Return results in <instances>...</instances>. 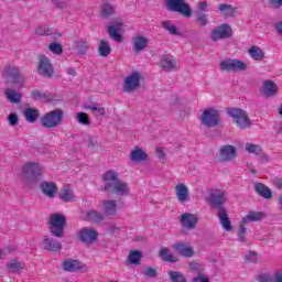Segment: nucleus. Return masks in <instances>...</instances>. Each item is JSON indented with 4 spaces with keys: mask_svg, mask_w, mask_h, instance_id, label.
Returning <instances> with one entry per match:
<instances>
[{
    "mask_svg": "<svg viewBox=\"0 0 282 282\" xmlns=\"http://www.w3.org/2000/svg\"><path fill=\"white\" fill-rule=\"evenodd\" d=\"M141 78L142 76L139 72H134L131 75L127 76L123 82V91H126L127 94L135 91V89L140 87Z\"/></svg>",
    "mask_w": 282,
    "mask_h": 282,
    "instance_id": "13",
    "label": "nucleus"
},
{
    "mask_svg": "<svg viewBox=\"0 0 282 282\" xmlns=\"http://www.w3.org/2000/svg\"><path fill=\"white\" fill-rule=\"evenodd\" d=\"M8 120L11 127H17V124H19V116H17V113L9 115Z\"/></svg>",
    "mask_w": 282,
    "mask_h": 282,
    "instance_id": "56",
    "label": "nucleus"
},
{
    "mask_svg": "<svg viewBox=\"0 0 282 282\" xmlns=\"http://www.w3.org/2000/svg\"><path fill=\"white\" fill-rule=\"evenodd\" d=\"M161 65L166 72H175L177 69V62L171 55H164Z\"/></svg>",
    "mask_w": 282,
    "mask_h": 282,
    "instance_id": "32",
    "label": "nucleus"
},
{
    "mask_svg": "<svg viewBox=\"0 0 282 282\" xmlns=\"http://www.w3.org/2000/svg\"><path fill=\"white\" fill-rule=\"evenodd\" d=\"M270 4L272 6V8H281L282 0H271Z\"/></svg>",
    "mask_w": 282,
    "mask_h": 282,
    "instance_id": "61",
    "label": "nucleus"
},
{
    "mask_svg": "<svg viewBox=\"0 0 282 282\" xmlns=\"http://www.w3.org/2000/svg\"><path fill=\"white\" fill-rule=\"evenodd\" d=\"M62 268L65 272H77V270L83 268V262L74 259L64 260Z\"/></svg>",
    "mask_w": 282,
    "mask_h": 282,
    "instance_id": "22",
    "label": "nucleus"
},
{
    "mask_svg": "<svg viewBox=\"0 0 282 282\" xmlns=\"http://www.w3.org/2000/svg\"><path fill=\"white\" fill-rule=\"evenodd\" d=\"M198 268H199V263H197V262H192L189 264L191 272H195V270H198Z\"/></svg>",
    "mask_w": 282,
    "mask_h": 282,
    "instance_id": "63",
    "label": "nucleus"
},
{
    "mask_svg": "<svg viewBox=\"0 0 282 282\" xmlns=\"http://www.w3.org/2000/svg\"><path fill=\"white\" fill-rule=\"evenodd\" d=\"M258 282H274V273L270 275L268 273H262L257 276Z\"/></svg>",
    "mask_w": 282,
    "mask_h": 282,
    "instance_id": "53",
    "label": "nucleus"
},
{
    "mask_svg": "<svg viewBox=\"0 0 282 282\" xmlns=\"http://www.w3.org/2000/svg\"><path fill=\"white\" fill-rule=\"evenodd\" d=\"M40 188L43 195L50 199H53V197H55L56 193L58 192V186L54 182L44 181L41 183Z\"/></svg>",
    "mask_w": 282,
    "mask_h": 282,
    "instance_id": "18",
    "label": "nucleus"
},
{
    "mask_svg": "<svg viewBox=\"0 0 282 282\" xmlns=\"http://www.w3.org/2000/svg\"><path fill=\"white\" fill-rule=\"evenodd\" d=\"M219 69L220 72H227V74H230V72H246V69H248V65L241 59L227 58L219 63Z\"/></svg>",
    "mask_w": 282,
    "mask_h": 282,
    "instance_id": "5",
    "label": "nucleus"
},
{
    "mask_svg": "<svg viewBox=\"0 0 282 282\" xmlns=\"http://www.w3.org/2000/svg\"><path fill=\"white\" fill-rule=\"evenodd\" d=\"M22 174L28 184H39L43 177V169L39 163L26 162L22 167Z\"/></svg>",
    "mask_w": 282,
    "mask_h": 282,
    "instance_id": "3",
    "label": "nucleus"
},
{
    "mask_svg": "<svg viewBox=\"0 0 282 282\" xmlns=\"http://www.w3.org/2000/svg\"><path fill=\"white\" fill-rule=\"evenodd\" d=\"M273 282H282V270L274 271V281Z\"/></svg>",
    "mask_w": 282,
    "mask_h": 282,
    "instance_id": "59",
    "label": "nucleus"
},
{
    "mask_svg": "<svg viewBox=\"0 0 282 282\" xmlns=\"http://www.w3.org/2000/svg\"><path fill=\"white\" fill-rule=\"evenodd\" d=\"M120 28H122V22H118L116 25L108 26V34L110 39H113L117 43H122V34H120Z\"/></svg>",
    "mask_w": 282,
    "mask_h": 282,
    "instance_id": "25",
    "label": "nucleus"
},
{
    "mask_svg": "<svg viewBox=\"0 0 282 282\" xmlns=\"http://www.w3.org/2000/svg\"><path fill=\"white\" fill-rule=\"evenodd\" d=\"M7 268L13 274H19V272L25 268V264L19 260H12L7 264Z\"/></svg>",
    "mask_w": 282,
    "mask_h": 282,
    "instance_id": "39",
    "label": "nucleus"
},
{
    "mask_svg": "<svg viewBox=\"0 0 282 282\" xmlns=\"http://www.w3.org/2000/svg\"><path fill=\"white\" fill-rule=\"evenodd\" d=\"M67 74L69 75V76H76V69L75 68H72V67H69V68H67Z\"/></svg>",
    "mask_w": 282,
    "mask_h": 282,
    "instance_id": "64",
    "label": "nucleus"
},
{
    "mask_svg": "<svg viewBox=\"0 0 282 282\" xmlns=\"http://www.w3.org/2000/svg\"><path fill=\"white\" fill-rule=\"evenodd\" d=\"M230 36H232V28L230 24H221L210 33V40L214 42L224 41V39H230Z\"/></svg>",
    "mask_w": 282,
    "mask_h": 282,
    "instance_id": "12",
    "label": "nucleus"
},
{
    "mask_svg": "<svg viewBox=\"0 0 282 282\" xmlns=\"http://www.w3.org/2000/svg\"><path fill=\"white\" fill-rule=\"evenodd\" d=\"M77 120L80 124H89V116L85 112H78L77 113Z\"/></svg>",
    "mask_w": 282,
    "mask_h": 282,
    "instance_id": "54",
    "label": "nucleus"
},
{
    "mask_svg": "<svg viewBox=\"0 0 282 282\" xmlns=\"http://www.w3.org/2000/svg\"><path fill=\"white\" fill-rule=\"evenodd\" d=\"M199 217L197 214L185 213L180 216V224L187 230H193L197 227Z\"/></svg>",
    "mask_w": 282,
    "mask_h": 282,
    "instance_id": "14",
    "label": "nucleus"
},
{
    "mask_svg": "<svg viewBox=\"0 0 282 282\" xmlns=\"http://www.w3.org/2000/svg\"><path fill=\"white\" fill-rule=\"evenodd\" d=\"M104 213L110 217H116L118 213V203L116 200H104Z\"/></svg>",
    "mask_w": 282,
    "mask_h": 282,
    "instance_id": "26",
    "label": "nucleus"
},
{
    "mask_svg": "<svg viewBox=\"0 0 282 282\" xmlns=\"http://www.w3.org/2000/svg\"><path fill=\"white\" fill-rule=\"evenodd\" d=\"M116 10L113 9V6L107 3L102 6L101 9V17H111Z\"/></svg>",
    "mask_w": 282,
    "mask_h": 282,
    "instance_id": "48",
    "label": "nucleus"
},
{
    "mask_svg": "<svg viewBox=\"0 0 282 282\" xmlns=\"http://www.w3.org/2000/svg\"><path fill=\"white\" fill-rule=\"evenodd\" d=\"M43 246L45 250L51 252H58V250L63 248V245L58 240L50 239L47 237L44 238Z\"/></svg>",
    "mask_w": 282,
    "mask_h": 282,
    "instance_id": "28",
    "label": "nucleus"
},
{
    "mask_svg": "<svg viewBox=\"0 0 282 282\" xmlns=\"http://www.w3.org/2000/svg\"><path fill=\"white\" fill-rule=\"evenodd\" d=\"M149 47V40L144 35H137L132 37V52L134 54H140V52H144Z\"/></svg>",
    "mask_w": 282,
    "mask_h": 282,
    "instance_id": "16",
    "label": "nucleus"
},
{
    "mask_svg": "<svg viewBox=\"0 0 282 282\" xmlns=\"http://www.w3.org/2000/svg\"><path fill=\"white\" fill-rule=\"evenodd\" d=\"M87 109H89V111H91V113H94L95 116H105V113H107V108L102 107L99 104H93L90 106H87Z\"/></svg>",
    "mask_w": 282,
    "mask_h": 282,
    "instance_id": "43",
    "label": "nucleus"
},
{
    "mask_svg": "<svg viewBox=\"0 0 282 282\" xmlns=\"http://www.w3.org/2000/svg\"><path fill=\"white\" fill-rule=\"evenodd\" d=\"M63 110H52L42 117V127H44L45 129H54L63 122Z\"/></svg>",
    "mask_w": 282,
    "mask_h": 282,
    "instance_id": "6",
    "label": "nucleus"
},
{
    "mask_svg": "<svg viewBox=\"0 0 282 282\" xmlns=\"http://www.w3.org/2000/svg\"><path fill=\"white\" fill-rule=\"evenodd\" d=\"M35 34H37V36H47V34H52V30L47 26H36Z\"/></svg>",
    "mask_w": 282,
    "mask_h": 282,
    "instance_id": "52",
    "label": "nucleus"
},
{
    "mask_svg": "<svg viewBox=\"0 0 282 282\" xmlns=\"http://www.w3.org/2000/svg\"><path fill=\"white\" fill-rule=\"evenodd\" d=\"M202 124L205 127H217L219 124V110L215 108H207L200 116Z\"/></svg>",
    "mask_w": 282,
    "mask_h": 282,
    "instance_id": "9",
    "label": "nucleus"
},
{
    "mask_svg": "<svg viewBox=\"0 0 282 282\" xmlns=\"http://www.w3.org/2000/svg\"><path fill=\"white\" fill-rule=\"evenodd\" d=\"M227 113L230 116L234 124L237 126L238 129L246 130L252 127V120H250L248 111L241 108H229Z\"/></svg>",
    "mask_w": 282,
    "mask_h": 282,
    "instance_id": "2",
    "label": "nucleus"
},
{
    "mask_svg": "<svg viewBox=\"0 0 282 282\" xmlns=\"http://www.w3.org/2000/svg\"><path fill=\"white\" fill-rule=\"evenodd\" d=\"M166 6L172 12H178L182 17L191 19L193 17V9L185 0H166Z\"/></svg>",
    "mask_w": 282,
    "mask_h": 282,
    "instance_id": "7",
    "label": "nucleus"
},
{
    "mask_svg": "<svg viewBox=\"0 0 282 282\" xmlns=\"http://www.w3.org/2000/svg\"><path fill=\"white\" fill-rule=\"evenodd\" d=\"M77 237L85 246H94L98 241V231L85 227L78 230Z\"/></svg>",
    "mask_w": 282,
    "mask_h": 282,
    "instance_id": "11",
    "label": "nucleus"
},
{
    "mask_svg": "<svg viewBox=\"0 0 282 282\" xmlns=\"http://www.w3.org/2000/svg\"><path fill=\"white\" fill-rule=\"evenodd\" d=\"M6 76H10L15 85L23 83V75L17 66L8 65L4 67Z\"/></svg>",
    "mask_w": 282,
    "mask_h": 282,
    "instance_id": "19",
    "label": "nucleus"
},
{
    "mask_svg": "<svg viewBox=\"0 0 282 282\" xmlns=\"http://www.w3.org/2000/svg\"><path fill=\"white\" fill-rule=\"evenodd\" d=\"M4 96L9 102H13V105H19L21 102L22 95L21 93L12 89V88H7L4 90Z\"/></svg>",
    "mask_w": 282,
    "mask_h": 282,
    "instance_id": "33",
    "label": "nucleus"
},
{
    "mask_svg": "<svg viewBox=\"0 0 282 282\" xmlns=\"http://www.w3.org/2000/svg\"><path fill=\"white\" fill-rule=\"evenodd\" d=\"M37 74L42 78H54V66H52V61L45 55L39 57Z\"/></svg>",
    "mask_w": 282,
    "mask_h": 282,
    "instance_id": "8",
    "label": "nucleus"
},
{
    "mask_svg": "<svg viewBox=\"0 0 282 282\" xmlns=\"http://www.w3.org/2000/svg\"><path fill=\"white\" fill-rule=\"evenodd\" d=\"M265 214L263 212H249V214L242 218V224H250L251 221H261L264 219Z\"/></svg>",
    "mask_w": 282,
    "mask_h": 282,
    "instance_id": "34",
    "label": "nucleus"
},
{
    "mask_svg": "<svg viewBox=\"0 0 282 282\" xmlns=\"http://www.w3.org/2000/svg\"><path fill=\"white\" fill-rule=\"evenodd\" d=\"M196 22L199 23L202 28H206V25H208V15H206V13H197Z\"/></svg>",
    "mask_w": 282,
    "mask_h": 282,
    "instance_id": "49",
    "label": "nucleus"
},
{
    "mask_svg": "<svg viewBox=\"0 0 282 282\" xmlns=\"http://www.w3.org/2000/svg\"><path fill=\"white\" fill-rule=\"evenodd\" d=\"M192 282H210V279L199 271L198 275L195 276Z\"/></svg>",
    "mask_w": 282,
    "mask_h": 282,
    "instance_id": "55",
    "label": "nucleus"
},
{
    "mask_svg": "<svg viewBox=\"0 0 282 282\" xmlns=\"http://www.w3.org/2000/svg\"><path fill=\"white\" fill-rule=\"evenodd\" d=\"M206 8H208V3L198 2V10H200L202 12H206Z\"/></svg>",
    "mask_w": 282,
    "mask_h": 282,
    "instance_id": "62",
    "label": "nucleus"
},
{
    "mask_svg": "<svg viewBox=\"0 0 282 282\" xmlns=\"http://www.w3.org/2000/svg\"><path fill=\"white\" fill-rule=\"evenodd\" d=\"M97 52L99 56L107 58V56L111 54V46L109 45V42H107V40H100Z\"/></svg>",
    "mask_w": 282,
    "mask_h": 282,
    "instance_id": "35",
    "label": "nucleus"
},
{
    "mask_svg": "<svg viewBox=\"0 0 282 282\" xmlns=\"http://www.w3.org/2000/svg\"><path fill=\"white\" fill-rule=\"evenodd\" d=\"M65 226H67V218L63 214L51 215L50 230L54 237L63 239L65 237Z\"/></svg>",
    "mask_w": 282,
    "mask_h": 282,
    "instance_id": "4",
    "label": "nucleus"
},
{
    "mask_svg": "<svg viewBox=\"0 0 282 282\" xmlns=\"http://www.w3.org/2000/svg\"><path fill=\"white\" fill-rule=\"evenodd\" d=\"M245 150L247 153H253L254 155H261V151H263L261 145L254 143H247Z\"/></svg>",
    "mask_w": 282,
    "mask_h": 282,
    "instance_id": "46",
    "label": "nucleus"
},
{
    "mask_svg": "<svg viewBox=\"0 0 282 282\" xmlns=\"http://www.w3.org/2000/svg\"><path fill=\"white\" fill-rule=\"evenodd\" d=\"M48 50L50 52H52L53 54H63V46L56 42L51 43L48 45Z\"/></svg>",
    "mask_w": 282,
    "mask_h": 282,
    "instance_id": "50",
    "label": "nucleus"
},
{
    "mask_svg": "<svg viewBox=\"0 0 282 282\" xmlns=\"http://www.w3.org/2000/svg\"><path fill=\"white\" fill-rule=\"evenodd\" d=\"M246 224H243V220H241V225L238 228V241H246Z\"/></svg>",
    "mask_w": 282,
    "mask_h": 282,
    "instance_id": "51",
    "label": "nucleus"
},
{
    "mask_svg": "<svg viewBox=\"0 0 282 282\" xmlns=\"http://www.w3.org/2000/svg\"><path fill=\"white\" fill-rule=\"evenodd\" d=\"M237 158L235 145H223L219 150V162H230Z\"/></svg>",
    "mask_w": 282,
    "mask_h": 282,
    "instance_id": "15",
    "label": "nucleus"
},
{
    "mask_svg": "<svg viewBox=\"0 0 282 282\" xmlns=\"http://www.w3.org/2000/svg\"><path fill=\"white\" fill-rule=\"evenodd\" d=\"M171 282H187L184 273L180 271H169L167 272Z\"/></svg>",
    "mask_w": 282,
    "mask_h": 282,
    "instance_id": "44",
    "label": "nucleus"
},
{
    "mask_svg": "<svg viewBox=\"0 0 282 282\" xmlns=\"http://www.w3.org/2000/svg\"><path fill=\"white\" fill-rule=\"evenodd\" d=\"M131 162H147L149 160V154L142 150V148L137 147L130 153Z\"/></svg>",
    "mask_w": 282,
    "mask_h": 282,
    "instance_id": "23",
    "label": "nucleus"
},
{
    "mask_svg": "<svg viewBox=\"0 0 282 282\" xmlns=\"http://www.w3.org/2000/svg\"><path fill=\"white\" fill-rule=\"evenodd\" d=\"M218 10L224 17H235L237 12L232 6L226 3L219 4Z\"/></svg>",
    "mask_w": 282,
    "mask_h": 282,
    "instance_id": "41",
    "label": "nucleus"
},
{
    "mask_svg": "<svg viewBox=\"0 0 282 282\" xmlns=\"http://www.w3.org/2000/svg\"><path fill=\"white\" fill-rule=\"evenodd\" d=\"M144 279H155L158 276V269L153 267H148L142 271Z\"/></svg>",
    "mask_w": 282,
    "mask_h": 282,
    "instance_id": "47",
    "label": "nucleus"
},
{
    "mask_svg": "<svg viewBox=\"0 0 282 282\" xmlns=\"http://www.w3.org/2000/svg\"><path fill=\"white\" fill-rule=\"evenodd\" d=\"M175 195L181 204L188 202L191 194L188 193V187L186 184L180 183L174 187Z\"/></svg>",
    "mask_w": 282,
    "mask_h": 282,
    "instance_id": "20",
    "label": "nucleus"
},
{
    "mask_svg": "<svg viewBox=\"0 0 282 282\" xmlns=\"http://www.w3.org/2000/svg\"><path fill=\"white\" fill-rule=\"evenodd\" d=\"M39 110L37 109H34V108H26L24 110V118L26 120V122H31V123H34L36 122V120L39 119Z\"/></svg>",
    "mask_w": 282,
    "mask_h": 282,
    "instance_id": "38",
    "label": "nucleus"
},
{
    "mask_svg": "<svg viewBox=\"0 0 282 282\" xmlns=\"http://www.w3.org/2000/svg\"><path fill=\"white\" fill-rule=\"evenodd\" d=\"M52 1L53 3H55L57 8H65V6H67L68 0H52Z\"/></svg>",
    "mask_w": 282,
    "mask_h": 282,
    "instance_id": "57",
    "label": "nucleus"
},
{
    "mask_svg": "<svg viewBox=\"0 0 282 282\" xmlns=\"http://www.w3.org/2000/svg\"><path fill=\"white\" fill-rule=\"evenodd\" d=\"M86 219L87 221H93L94 224H100V221L105 219V216L96 210H90L86 213Z\"/></svg>",
    "mask_w": 282,
    "mask_h": 282,
    "instance_id": "40",
    "label": "nucleus"
},
{
    "mask_svg": "<svg viewBox=\"0 0 282 282\" xmlns=\"http://www.w3.org/2000/svg\"><path fill=\"white\" fill-rule=\"evenodd\" d=\"M261 94L265 96L267 98H274L279 94V86H276V83L268 79L263 82Z\"/></svg>",
    "mask_w": 282,
    "mask_h": 282,
    "instance_id": "17",
    "label": "nucleus"
},
{
    "mask_svg": "<svg viewBox=\"0 0 282 282\" xmlns=\"http://www.w3.org/2000/svg\"><path fill=\"white\" fill-rule=\"evenodd\" d=\"M274 30L282 36V20L274 23Z\"/></svg>",
    "mask_w": 282,
    "mask_h": 282,
    "instance_id": "58",
    "label": "nucleus"
},
{
    "mask_svg": "<svg viewBox=\"0 0 282 282\" xmlns=\"http://www.w3.org/2000/svg\"><path fill=\"white\" fill-rule=\"evenodd\" d=\"M74 45L77 50V54H87L89 52V42L87 40H75Z\"/></svg>",
    "mask_w": 282,
    "mask_h": 282,
    "instance_id": "37",
    "label": "nucleus"
},
{
    "mask_svg": "<svg viewBox=\"0 0 282 282\" xmlns=\"http://www.w3.org/2000/svg\"><path fill=\"white\" fill-rule=\"evenodd\" d=\"M172 248L173 250L177 251V253L181 254V257L191 258L194 257L195 254V251L193 250L192 247H188L182 242H176L172 245Z\"/></svg>",
    "mask_w": 282,
    "mask_h": 282,
    "instance_id": "21",
    "label": "nucleus"
},
{
    "mask_svg": "<svg viewBox=\"0 0 282 282\" xmlns=\"http://www.w3.org/2000/svg\"><path fill=\"white\" fill-rule=\"evenodd\" d=\"M254 191L264 199H272V191L263 183H256Z\"/></svg>",
    "mask_w": 282,
    "mask_h": 282,
    "instance_id": "27",
    "label": "nucleus"
},
{
    "mask_svg": "<svg viewBox=\"0 0 282 282\" xmlns=\"http://www.w3.org/2000/svg\"><path fill=\"white\" fill-rule=\"evenodd\" d=\"M218 219L224 230H226L227 232H230V230H232V223L228 217V213L226 212V208H221L220 212H218Z\"/></svg>",
    "mask_w": 282,
    "mask_h": 282,
    "instance_id": "24",
    "label": "nucleus"
},
{
    "mask_svg": "<svg viewBox=\"0 0 282 282\" xmlns=\"http://www.w3.org/2000/svg\"><path fill=\"white\" fill-rule=\"evenodd\" d=\"M162 28L169 32V34H172V36H180V33L177 32V26L171 23V21H163L161 23Z\"/></svg>",
    "mask_w": 282,
    "mask_h": 282,
    "instance_id": "45",
    "label": "nucleus"
},
{
    "mask_svg": "<svg viewBox=\"0 0 282 282\" xmlns=\"http://www.w3.org/2000/svg\"><path fill=\"white\" fill-rule=\"evenodd\" d=\"M246 259L247 261H257V253L249 251Z\"/></svg>",
    "mask_w": 282,
    "mask_h": 282,
    "instance_id": "60",
    "label": "nucleus"
},
{
    "mask_svg": "<svg viewBox=\"0 0 282 282\" xmlns=\"http://www.w3.org/2000/svg\"><path fill=\"white\" fill-rule=\"evenodd\" d=\"M159 257H160V259H162V261H165L167 263H177V261H180V259H177V257L173 256V253H170L169 249H166V248H162L159 251Z\"/></svg>",
    "mask_w": 282,
    "mask_h": 282,
    "instance_id": "36",
    "label": "nucleus"
},
{
    "mask_svg": "<svg viewBox=\"0 0 282 282\" xmlns=\"http://www.w3.org/2000/svg\"><path fill=\"white\" fill-rule=\"evenodd\" d=\"M227 202L226 198V192L221 189H213L208 194V203L210 206H214V208H218V213L221 212V208L224 207V204Z\"/></svg>",
    "mask_w": 282,
    "mask_h": 282,
    "instance_id": "10",
    "label": "nucleus"
},
{
    "mask_svg": "<svg viewBox=\"0 0 282 282\" xmlns=\"http://www.w3.org/2000/svg\"><path fill=\"white\" fill-rule=\"evenodd\" d=\"M248 54L250 58H252L253 61H258V63H261V61L265 58V53H263V50H261V47L256 45L251 46L248 50Z\"/></svg>",
    "mask_w": 282,
    "mask_h": 282,
    "instance_id": "31",
    "label": "nucleus"
},
{
    "mask_svg": "<svg viewBox=\"0 0 282 282\" xmlns=\"http://www.w3.org/2000/svg\"><path fill=\"white\" fill-rule=\"evenodd\" d=\"M31 96L33 100H42V102H52L54 99V96L50 93H43L39 89H34L31 91Z\"/></svg>",
    "mask_w": 282,
    "mask_h": 282,
    "instance_id": "29",
    "label": "nucleus"
},
{
    "mask_svg": "<svg viewBox=\"0 0 282 282\" xmlns=\"http://www.w3.org/2000/svg\"><path fill=\"white\" fill-rule=\"evenodd\" d=\"M59 199H62V202H74L76 194H74V189L67 185L59 191Z\"/></svg>",
    "mask_w": 282,
    "mask_h": 282,
    "instance_id": "30",
    "label": "nucleus"
},
{
    "mask_svg": "<svg viewBox=\"0 0 282 282\" xmlns=\"http://www.w3.org/2000/svg\"><path fill=\"white\" fill-rule=\"evenodd\" d=\"M141 259L142 252H140L139 250L130 251V253L128 254V261L132 265H140Z\"/></svg>",
    "mask_w": 282,
    "mask_h": 282,
    "instance_id": "42",
    "label": "nucleus"
},
{
    "mask_svg": "<svg viewBox=\"0 0 282 282\" xmlns=\"http://www.w3.org/2000/svg\"><path fill=\"white\" fill-rule=\"evenodd\" d=\"M104 181V191L108 195H117L118 197H127L130 193L129 183L120 180L118 173L113 170H108L101 174Z\"/></svg>",
    "mask_w": 282,
    "mask_h": 282,
    "instance_id": "1",
    "label": "nucleus"
}]
</instances>
